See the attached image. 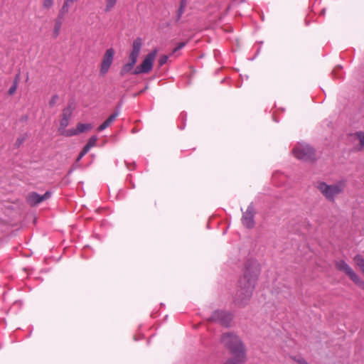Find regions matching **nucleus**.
I'll list each match as a JSON object with an SVG mask.
<instances>
[{
	"instance_id": "393cba45",
	"label": "nucleus",
	"mask_w": 364,
	"mask_h": 364,
	"mask_svg": "<svg viewBox=\"0 0 364 364\" xmlns=\"http://www.w3.org/2000/svg\"><path fill=\"white\" fill-rule=\"evenodd\" d=\"M26 136H21L18 138H17L16 141L14 143V147L18 149L19 148L23 143L26 141Z\"/></svg>"
},
{
	"instance_id": "9b49d317",
	"label": "nucleus",
	"mask_w": 364,
	"mask_h": 364,
	"mask_svg": "<svg viewBox=\"0 0 364 364\" xmlns=\"http://www.w3.org/2000/svg\"><path fill=\"white\" fill-rule=\"evenodd\" d=\"M51 195L52 193L50 191H47L43 195H39L36 192H31L26 198V201L31 206H36L50 198Z\"/></svg>"
},
{
	"instance_id": "bb28decb",
	"label": "nucleus",
	"mask_w": 364,
	"mask_h": 364,
	"mask_svg": "<svg viewBox=\"0 0 364 364\" xmlns=\"http://www.w3.org/2000/svg\"><path fill=\"white\" fill-rule=\"evenodd\" d=\"M58 99H59V96L58 95H53L48 102L49 107H53L56 105Z\"/></svg>"
},
{
	"instance_id": "f3484780",
	"label": "nucleus",
	"mask_w": 364,
	"mask_h": 364,
	"mask_svg": "<svg viewBox=\"0 0 364 364\" xmlns=\"http://www.w3.org/2000/svg\"><path fill=\"white\" fill-rule=\"evenodd\" d=\"M353 261H354L355 264L360 268V269L361 270V272H363V274L364 275V258H363V257L359 254L356 255L353 257Z\"/></svg>"
},
{
	"instance_id": "6e6552de",
	"label": "nucleus",
	"mask_w": 364,
	"mask_h": 364,
	"mask_svg": "<svg viewBox=\"0 0 364 364\" xmlns=\"http://www.w3.org/2000/svg\"><path fill=\"white\" fill-rule=\"evenodd\" d=\"M232 318L233 316L232 314L229 311L225 310H215L212 313L209 318V321L218 323L225 327H229Z\"/></svg>"
},
{
	"instance_id": "cd10ccee",
	"label": "nucleus",
	"mask_w": 364,
	"mask_h": 364,
	"mask_svg": "<svg viewBox=\"0 0 364 364\" xmlns=\"http://www.w3.org/2000/svg\"><path fill=\"white\" fill-rule=\"evenodd\" d=\"M54 0H43V6L44 9H49L53 5Z\"/></svg>"
},
{
	"instance_id": "2eb2a0df",
	"label": "nucleus",
	"mask_w": 364,
	"mask_h": 364,
	"mask_svg": "<svg viewBox=\"0 0 364 364\" xmlns=\"http://www.w3.org/2000/svg\"><path fill=\"white\" fill-rule=\"evenodd\" d=\"M73 109L74 107L73 106V104L69 102L68 105L63 109L60 118L70 120Z\"/></svg>"
},
{
	"instance_id": "aec40b11",
	"label": "nucleus",
	"mask_w": 364,
	"mask_h": 364,
	"mask_svg": "<svg viewBox=\"0 0 364 364\" xmlns=\"http://www.w3.org/2000/svg\"><path fill=\"white\" fill-rule=\"evenodd\" d=\"M92 124H82V123H78L77 124L76 129L77 131L78 134L80 133L85 132L86 131H88L92 129Z\"/></svg>"
},
{
	"instance_id": "1a4fd4ad",
	"label": "nucleus",
	"mask_w": 364,
	"mask_h": 364,
	"mask_svg": "<svg viewBox=\"0 0 364 364\" xmlns=\"http://www.w3.org/2000/svg\"><path fill=\"white\" fill-rule=\"evenodd\" d=\"M114 53V50L112 48H108L105 51L100 65V73L101 75H105L107 73L112 64Z\"/></svg>"
},
{
	"instance_id": "f8f14e48",
	"label": "nucleus",
	"mask_w": 364,
	"mask_h": 364,
	"mask_svg": "<svg viewBox=\"0 0 364 364\" xmlns=\"http://www.w3.org/2000/svg\"><path fill=\"white\" fill-rule=\"evenodd\" d=\"M233 357L228 359L224 364H244L246 362V351L231 353Z\"/></svg>"
},
{
	"instance_id": "20e7f679",
	"label": "nucleus",
	"mask_w": 364,
	"mask_h": 364,
	"mask_svg": "<svg viewBox=\"0 0 364 364\" xmlns=\"http://www.w3.org/2000/svg\"><path fill=\"white\" fill-rule=\"evenodd\" d=\"M220 342L230 351V353L246 351L240 338L234 333L228 332L222 334Z\"/></svg>"
},
{
	"instance_id": "b1692460",
	"label": "nucleus",
	"mask_w": 364,
	"mask_h": 364,
	"mask_svg": "<svg viewBox=\"0 0 364 364\" xmlns=\"http://www.w3.org/2000/svg\"><path fill=\"white\" fill-rule=\"evenodd\" d=\"M97 136H91L87 143L85 145V146H88V149H91L92 147L95 146L97 144Z\"/></svg>"
},
{
	"instance_id": "7c9ffc66",
	"label": "nucleus",
	"mask_w": 364,
	"mask_h": 364,
	"mask_svg": "<svg viewBox=\"0 0 364 364\" xmlns=\"http://www.w3.org/2000/svg\"><path fill=\"white\" fill-rule=\"evenodd\" d=\"M186 45V42H181L179 43H178L177 46L173 50V53H176L177 52L178 50L182 49L183 48H184Z\"/></svg>"
},
{
	"instance_id": "a878e982",
	"label": "nucleus",
	"mask_w": 364,
	"mask_h": 364,
	"mask_svg": "<svg viewBox=\"0 0 364 364\" xmlns=\"http://www.w3.org/2000/svg\"><path fill=\"white\" fill-rule=\"evenodd\" d=\"M90 151V149H88V146L87 147V146H85L82 148V149L81 150V151L80 152V154H79V155H78V156H77V158L76 161H77V162L80 161L82 159V157H83L86 154H87V153H88V151Z\"/></svg>"
},
{
	"instance_id": "dca6fc26",
	"label": "nucleus",
	"mask_w": 364,
	"mask_h": 364,
	"mask_svg": "<svg viewBox=\"0 0 364 364\" xmlns=\"http://www.w3.org/2000/svg\"><path fill=\"white\" fill-rule=\"evenodd\" d=\"M63 18L57 17L55 20V26L53 32V38H57L59 36Z\"/></svg>"
},
{
	"instance_id": "f257e3e1",
	"label": "nucleus",
	"mask_w": 364,
	"mask_h": 364,
	"mask_svg": "<svg viewBox=\"0 0 364 364\" xmlns=\"http://www.w3.org/2000/svg\"><path fill=\"white\" fill-rule=\"evenodd\" d=\"M260 272V265L257 260L249 259L245 262L243 275L238 281V289L233 297L236 306L244 307L248 304Z\"/></svg>"
},
{
	"instance_id": "5701e85b",
	"label": "nucleus",
	"mask_w": 364,
	"mask_h": 364,
	"mask_svg": "<svg viewBox=\"0 0 364 364\" xmlns=\"http://www.w3.org/2000/svg\"><path fill=\"white\" fill-rule=\"evenodd\" d=\"M69 122H70V119L60 118V124H59V127L58 129V132H60L61 131H63V129H65L68 126Z\"/></svg>"
},
{
	"instance_id": "6ab92c4d",
	"label": "nucleus",
	"mask_w": 364,
	"mask_h": 364,
	"mask_svg": "<svg viewBox=\"0 0 364 364\" xmlns=\"http://www.w3.org/2000/svg\"><path fill=\"white\" fill-rule=\"evenodd\" d=\"M70 3V1L65 0L63 5L59 11L58 17L63 18L64 16L69 11V8H70L69 4Z\"/></svg>"
},
{
	"instance_id": "2f4dec72",
	"label": "nucleus",
	"mask_w": 364,
	"mask_h": 364,
	"mask_svg": "<svg viewBox=\"0 0 364 364\" xmlns=\"http://www.w3.org/2000/svg\"><path fill=\"white\" fill-rule=\"evenodd\" d=\"M19 80H20V74H19V73H18V74H17V75H16V76L14 77V79L13 83H14V84H16V85H18Z\"/></svg>"
},
{
	"instance_id": "0eeeda50",
	"label": "nucleus",
	"mask_w": 364,
	"mask_h": 364,
	"mask_svg": "<svg viewBox=\"0 0 364 364\" xmlns=\"http://www.w3.org/2000/svg\"><path fill=\"white\" fill-rule=\"evenodd\" d=\"M157 53V50L151 51L148 55H146L142 63L137 65L133 72L132 75H139L142 73H148L153 68V64Z\"/></svg>"
},
{
	"instance_id": "ddd939ff",
	"label": "nucleus",
	"mask_w": 364,
	"mask_h": 364,
	"mask_svg": "<svg viewBox=\"0 0 364 364\" xmlns=\"http://www.w3.org/2000/svg\"><path fill=\"white\" fill-rule=\"evenodd\" d=\"M120 113V107L119 106L117 107L114 112L102 124H100L98 128H97V130L99 132H102L103 131L104 129H105L106 128H107L109 126H110V124L116 119V118L118 117V115Z\"/></svg>"
},
{
	"instance_id": "473e14b6",
	"label": "nucleus",
	"mask_w": 364,
	"mask_h": 364,
	"mask_svg": "<svg viewBox=\"0 0 364 364\" xmlns=\"http://www.w3.org/2000/svg\"><path fill=\"white\" fill-rule=\"evenodd\" d=\"M297 363L299 364H309L303 358H301V359H299L297 360Z\"/></svg>"
},
{
	"instance_id": "c756f323",
	"label": "nucleus",
	"mask_w": 364,
	"mask_h": 364,
	"mask_svg": "<svg viewBox=\"0 0 364 364\" xmlns=\"http://www.w3.org/2000/svg\"><path fill=\"white\" fill-rule=\"evenodd\" d=\"M17 87H18V85L13 83L12 85L11 86V87L8 90V95L10 96L13 95L16 92Z\"/></svg>"
},
{
	"instance_id": "f03ea898",
	"label": "nucleus",
	"mask_w": 364,
	"mask_h": 364,
	"mask_svg": "<svg viewBox=\"0 0 364 364\" xmlns=\"http://www.w3.org/2000/svg\"><path fill=\"white\" fill-rule=\"evenodd\" d=\"M315 187L328 201L333 203L336 198L343 193L346 187V181L341 180L330 185L323 181H318Z\"/></svg>"
},
{
	"instance_id": "a211bd4d",
	"label": "nucleus",
	"mask_w": 364,
	"mask_h": 364,
	"mask_svg": "<svg viewBox=\"0 0 364 364\" xmlns=\"http://www.w3.org/2000/svg\"><path fill=\"white\" fill-rule=\"evenodd\" d=\"M359 140L360 146L358 148V151L364 149V132H356L353 134Z\"/></svg>"
},
{
	"instance_id": "4be33fe9",
	"label": "nucleus",
	"mask_w": 364,
	"mask_h": 364,
	"mask_svg": "<svg viewBox=\"0 0 364 364\" xmlns=\"http://www.w3.org/2000/svg\"><path fill=\"white\" fill-rule=\"evenodd\" d=\"M118 0H106V6L105 11L106 13L110 11L115 6Z\"/></svg>"
},
{
	"instance_id": "9d476101",
	"label": "nucleus",
	"mask_w": 364,
	"mask_h": 364,
	"mask_svg": "<svg viewBox=\"0 0 364 364\" xmlns=\"http://www.w3.org/2000/svg\"><path fill=\"white\" fill-rule=\"evenodd\" d=\"M255 208H254L253 203H251L248 205L246 211L245 213H243V215H242V217L241 219L242 225L247 229H252L254 228V226L255 225Z\"/></svg>"
},
{
	"instance_id": "39448f33",
	"label": "nucleus",
	"mask_w": 364,
	"mask_h": 364,
	"mask_svg": "<svg viewBox=\"0 0 364 364\" xmlns=\"http://www.w3.org/2000/svg\"><path fill=\"white\" fill-rule=\"evenodd\" d=\"M292 152L296 159L304 161H314L316 159V151L308 144H299L293 149Z\"/></svg>"
},
{
	"instance_id": "4468645a",
	"label": "nucleus",
	"mask_w": 364,
	"mask_h": 364,
	"mask_svg": "<svg viewBox=\"0 0 364 364\" xmlns=\"http://www.w3.org/2000/svg\"><path fill=\"white\" fill-rule=\"evenodd\" d=\"M187 6V1L186 0H181L179 6L176 11V14L175 16V21L178 23L181 20L182 15L183 14L185 9Z\"/></svg>"
},
{
	"instance_id": "c85d7f7f",
	"label": "nucleus",
	"mask_w": 364,
	"mask_h": 364,
	"mask_svg": "<svg viewBox=\"0 0 364 364\" xmlns=\"http://www.w3.org/2000/svg\"><path fill=\"white\" fill-rule=\"evenodd\" d=\"M168 57L166 55H161L159 60V66H162L168 61Z\"/></svg>"
},
{
	"instance_id": "412c9836",
	"label": "nucleus",
	"mask_w": 364,
	"mask_h": 364,
	"mask_svg": "<svg viewBox=\"0 0 364 364\" xmlns=\"http://www.w3.org/2000/svg\"><path fill=\"white\" fill-rule=\"evenodd\" d=\"M59 134L62 136H67V137H71L73 136L78 135L77 129H63V131H61L59 132Z\"/></svg>"
},
{
	"instance_id": "7ed1b4c3",
	"label": "nucleus",
	"mask_w": 364,
	"mask_h": 364,
	"mask_svg": "<svg viewBox=\"0 0 364 364\" xmlns=\"http://www.w3.org/2000/svg\"><path fill=\"white\" fill-rule=\"evenodd\" d=\"M142 46V41L141 38H136L132 43V50L129 55V61L125 63L119 71L120 76L123 77L128 73L133 72L134 67L137 62V58L140 54Z\"/></svg>"
},
{
	"instance_id": "423d86ee",
	"label": "nucleus",
	"mask_w": 364,
	"mask_h": 364,
	"mask_svg": "<svg viewBox=\"0 0 364 364\" xmlns=\"http://www.w3.org/2000/svg\"><path fill=\"white\" fill-rule=\"evenodd\" d=\"M335 267L338 271L344 272L357 286L364 289V281L344 260L336 262Z\"/></svg>"
}]
</instances>
